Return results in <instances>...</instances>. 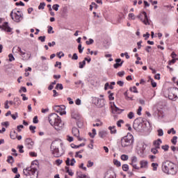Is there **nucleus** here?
Returning <instances> with one entry per match:
<instances>
[{"label": "nucleus", "instance_id": "obj_1", "mask_svg": "<svg viewBox=\"0 0 178 178\" xmlns=\"http://www.w3.org/2000/svg\"><path fill=\"white\" fill-rule=\"evenodd\" d=\"M49 122L51 126H54L55 130L59 131L63 127V122L58 114L53 113L49 116Z\"/></svg>", "mask_w": 178, "mask_h": 178}, {"label": "nucleus", "instance_id": "obj_2", "mask_svg": "<svg viewBox=\"0 0 178 178\" xmlns=\"http://www.w3.org/2000/svg\"><path fill=\"white\" fill-rule=\"evenodd\" d=\"M161 169L163 173H166V175H176V170H175V163L169 161L162 163Z\"/></svg>", "mask_w": 178, "mask_h": 178}, {"label": "nucleus", "instance_id": "obj_3", "mask_svg": "<svg viewBox=\"0 0 178 178\" xmlns=\"http://www.w3.org/2000/svg\"><path fill=\"white\" fill-rule=\"evenodd\" d=\"M62 145H63V143H59L56 141H54L51 143L50 149L51 151L52 155H54L55 158H59L61 155H63V153H60L59 151V147H62Z\"/></svg>", "mask_w": 178, "mask_h": 178}, {"label": "nucleus", "instance_id": "obj_4", "mask_svg": "<svg viewBox=\"0 0 178 178\" xmlns=\"http://www.w3.org/2000/svg\"><path fill=\"white\" fill-rule=\"evenodd\" d=\"M133 143H134V137L131 134H128L121 138V146L123 148L133 145Z\"/></svg>", "mask_w": 178, "mask_h": 178}, {"label": "nucleus", "instance_id": "obj_5", "mask_svg": "<svg viewBox=\"0 0 178 178\" xmlns=\"http://www.w3.org/2000/svg\"><path fill=\"white\" fill-rule=\"evenodd\" d=\"M25 176H31V178H38V172H37V168L29 167L23 171Z\"/></svg>", "mask_w": 178, "mask_h": 178}, {"label": "nucleus", "instance_id": "obj_6", "mask_svg": "<svg viewBox=\"0 0 178 178\" xmlns=\"http://www.w3.org/2000/svg\"><path fill=\"white\" fill-rule=\"evenodd\" d=\"M10 16L15 23H20L24 19L23 13L17 14V13H13V10L10 12Z\"/></svg>", "mask_w": 178, "mask_h": 178}, {"label": "nucleus", "instance_id": "obj_7", "mask_svg": "<svg viewBox=\"0 0 178 178\" xmlns=\"http://www.w3.org/2000/svg\"><path fill=\"white\" fill-rule=\"evenodd\" d=\"M133 128L136 131H140L143 129V120L141 118H137L134 121Z\"/></svg>", "mask_w": 178, "mask_h": 178}, {"label": "nucleus", "instance_id": "obj_8", "mask_svg": "<svg viewBox=\"0 0 178 178\" xmlns=\"http://www.w3.org/2000/svg\"><path fill=\"white\" fill-rule=\"evenodd\" d=\"M92 102L97 106V108H103V106H105V99H104L93 97Z\"/></svg>", "mask_w": 178, "mask_h": 178}, {"label": "nucleus", "instance_id": "obj_9", "mask_svg": "<svg viewBox=\"0 0 178 178\" xmlns=\"http://www.w3.org/2000/svg\"><path fill=\"white\" fill-rule=\"evenodd\" d=\"M139 148L140 149L138 150V154L139 156H140V158H145V149L147 148V145L142 143Z\"/></svg>", "mask_w": 178, "mask_h": 178}, {"label": "nucleus", "instance_id": "obj_10", "mask_svg": "<svg viewBox=\"0 0 178 178\" xmlns=\"http://www.w3.org/2000/svg\"><path fill=\"white\" fill-rule=\"evenodd\" d=\"M138 18L140 19L141 22L144 23L147 26V24H149V20L148 19V15H147V13L143 11L142 15L138 16Z\"/></svg>", "mask_w": 178, "mask_h": 178}, {"label": "nucleus", "instance_id": "obj_11", "mask_svg": "<svg viewBox=\"0 0 178 178\" xmlns=\"http://www.w3.org/2000/svg\"><path fill=\"white\" fill-rule=\"evenodd\" d=\"M65 106L64 105L61 106H55L54 109L55 112H57L58 113H60V115H66V111H65Z\"/></svg>", "mask_w": 178, "mask_h": 178}, {"label": "nucleus", "instance_id": "obj_12", "mask_svg": "<svg viewBox=\"0 0 178 178\" xmlns=\"http://www.w3.org/2000/svg\"><path fill=\"white\" fill-rule=\"evenodd\" d=\"M25 145L28 149H33V146L34 145V142L33 139L28 138L25 140Z\"/></svg>", "mask_w": 178, "mask_h": 178}, {"label": "nucleus", "instance_id": "obj_13", "mask_svg": "<svg viewBox=\"0 0 178 178\" xmlns=\"http://www.w3.org/2000/svg\"><path fill=\"white\" fill-rule=\"evenodd\" d=\"M0 29H1V30H3L4 31H7V33H10V31H12V29L10 28L8 22H4L3 26H0Z\"/></svg>", "mask_w": 178, "mask_h": 178}, {"label": "nucleus", "instance_id": "obj_14", "mask_svg": "<svg viewBox=\"0 0 178 178\" xmlns=\"http://www.w3.org/2000/svg\"><path fill=\"white\" fill-rule=\"evenodd\" d=\"M104 178H116V174L113 171H108L106 172Z\"/></svg>", "mask_w": 178, "mask_h": 178}, {"label": "nucleus", "instance_id": "obj_15", "mask_svg": "<svg viewBox=\"0 0 178 178\" xmlns=\"http://www.w3.org/2000/svg\"><path fill=\"white\" fill-rule=\"evenodd\" d=\"M161 143H162V140H161L159 138L157 140H154L153 143V144L154 145V148H156L157 149H160Z\"/></svg>", "mask_w": 178, "mask_h": 178}, {"label": "nucleus", "instance_id": "obj_16", "mask_svg": "<svg viewBox=\"0 0 178 178\" xmlns=\"http://www.w3.org/2000/svg\"><path fill=\"white\" fill-rule=\"evenodd\" d=\"M112 111H113V113L114 114L117 113V115H120V113H122V112H123V111L124 110L120 109L119 108V107L115 106V108H113Z\"/></svg>", "mask_w": 178, "mask_h": 178}, {"label": "nucleus", "instance_id": "obj_17", "mask_svg": "<svg viewBox=\"0 0 178 178\" xmlns=\"http://www.w3.org/2000/svg\"><path fill=\"white\" fill-rule=\"evenodd\" d=\"M72 134L75 136V137H79L80 136V131L76 128V127H73L72 129Z\"/></svg>", "mask_w": 178, "mask_h": 178}, {"label": "nucleus", "instance_id": "obj_18", "mask_svg": "<svg viewBox=\"0 0 178 178\" xmlns=\"http://www.w3.org/2000/svg\"><path fill=\"white\" fill-rule=\"evenodd\" d=\"M99 137H100V138H105V137H106V136H108V131H99Z\"/></svg>", "mask_w": 178, "mask_h": 178}, {"label": "nucleus", "instance_id": "obj_19", "mask_svg": "<svg viewBox=\"0 0 178 178\" xmlns=\"http://www.w3.org/2000/svg\"><path fill=\"white\" fill-rule=\"evenodd\" d=\"M140 169L147 168V166H148V161L145 160L140 161Z\"/></svg>", "mask_w": 178, "mask_h": 178}, {"label": "nucleus", "instance_id": "obj_20", "mask_svg": "<svg viewBox=\"0 0 178 178\" xmlns=\"http://www.w3.org/2000/svg\"><path fill=\"white\" fill-rule=\"evenodd\" d=\"M177 95L173 93H170L168 95V99H170L171 101H177Z\"/></svg>", "mask_w": 178, "mask_h": 178}, {"label": "nucleus", "instance_id": "obj_21", "mask_svg": "<svg viewBox=\"0 0 178 178\" xmlns=\"http://www.w3.org/2000/svg\"><path fill=\"white\" fill-rule=\"evenodd\" d=\"M115 62H116V63L113 65L114 69H118V67H120L121 66H120V64H119V63H120V62H122V59L117 58L115 60Z\"/></svg>", "mask_w": 178, "mask_h": 178}, {"label": "nucleus", "instance_id": "obj_22", "mask_svg": "<svg viewBox=\"0 0 178 178\" xmlns=\"http://www.w3.org/2000/svg\"><path fill=\"white\" fill-rule=\"evenodd\" d=\"M10 137L12 138V140H16V137H17V133L16 131L10 132Z\"/></svg>", "mask_w": 178, "mask_h": 178}, {"label": "nucleus", "instance_id": "obj_23", "mask_svg": "<svg viewBox=\"0 0 178 178\" xmlns=\"http://www.w3.org/2000/svg\"><path fill=\"white\" fill-rule=\"evenodd\" d=\"M22 104V100L19 97H15L14 98V105H17V106H20Z\"/></svg>", "mask_w": 178, "mask_h": 178}, {"label": "nucleus", "instance_id": "obj_24", "mask_svg": "<svg viewBox=\"0 0 178 178\" xmlns=\"http://www.w3.org/2000/svg\"><path fill=\"white\" fill-rule=\"evenodd\" d=\"M108 129L111 131V134H116V127L115 126H113V127H109Z\"/></svg>", "mask_w": 178, "mask_h": 178}, {"label": "nucleus", "instance_id": "obj_25", "mask_svg": "<svg viewBox=\"0 0 178 178\" xmlns=\"http://www.w3.org/2000/svg\"><path fill=\"white\" fill-rule=\"evenodd\" d=\"M72 119H74L75 120H76V122L81 120L80 115L76 113L72 114Z\"/></svg>", "mask_w": 178, "mask_h": 178}, {"label": "nucleus", "instance_id": "obj_26", "mask_svg": "<svg viewBox=\"0 0 178 178\" xmlns=\"http://www.w3.org/2000/svg\"><path fill=\"white\" fill-rule=\"evenodd\" d=\"M131 162L129 163V165H131V164H133V163H137L138 159H137V156H133L131 158Z\"/></svg>", "mask_w": 178, "mask_h": 178}, {"label": "nucleus", "instance_id": "obj_27", "mask_svg": "<svg viewBox=\"0 0 178 178\" xmlns=\"http://www.w3.org/2000/svg\"><path fill=\"white\" fill-rule=\"evenodd\" d=\"M92 133L89 132V136L91 137V138H94V137H95V136H97V130H95V129H92Z\"/></svg>", "mask_w": 178, "mask_h": 178}, {"label": "nucleus", "instance_id": "obj_28", "mask_svg": "<svg viewBox=\"0 0 178 178\" xmlns=\"http://www.w3.org/2000/svg\"><path fill=\"white\" fill-rule=\"evenodd\" d=\"M7 162L8 163H13V162H15V159H13V156H8Z\"/></svg>", "mask_w": 178, "mask_h": 178}, {"label": "nucleus", "instance_id": "obj_29", "mask_svg": "<svg viewBox=\"0 0 178 178\" xmlns=\"http://www.w3.org/2000/svg\"><path fill=\"white\" fill-rule=\"evenodd\" d=\"M158 166H159V165L156 163H152V168H153V170L154 172H156V170H158Z\"/></svg>", "mask_w": 178, "mask_h": 178}, {"label": "nucleus", "instance_id": "obj_30", "mask_svg": "<svg viewBox=\"0 0 178 178\" xmlns=\"http://www.w3.org/2000/svg\"><path fill=\"white\" fill-rule=\"evenodd\" d=\"M171 143L174 145H176V144H177V136H173L172 138L171 139Z\"/></svg>", "mask_w": 178, "mask_h": 178}, {"label": "nucleus", "instance_id": "obj_31", "mask_svg": "<svg viewBox=\"0 0 178 178\" xmlns=\"http://www.w3.org/2000/svg\"><path fill=\"white\" fill-rule=\"evenodd\" d=\"M129 90L131 92H134L136 94H138V90H137V87L136 86H133L132 88H129Z\"/></svg>", "mask_w": 178, "mask_h": 178}, {"label": "nucleus", "instance_id": "obj_32", "mask_svg": "<svg viewBox=\"0 0 178 178\" xmlns=\"http://www.w3.org/2000/svg\"><path fill=\"white\" fill-rule=\"evenodd\" d=\"M76 125L78 126V127L79 129H81V127H83V122L81 121V120H79L78 121H76Z\"/></svg>", "mask_w": 178, "mask_h": 178}, {"label": "nucleus", "instance_id": "obj_33", "mask_svg": "<svg viewBox=\"0 0 178 178\" xmlns=\"http://www.w3.org/2000/svg\"><path fill=\"white\" fill-rule=\"evenodd\" d=\"M37 129V127L35 126H33V125H31L29 127V130L31 131V133L33 134H34V133H35V129Z\"/></svg>", "mask_w": 178, "mask_h": 178}, {"label": "nucleus", "instance_id": "obj_34", "mask_svg": "<svg viewBox=\"0 0 178 178\" xmlns=\"http://www.w3.org/2000/svg\"><path fill=\"white\" fill-rule=\"evenodd\" d=\"M17 148L19 149V152H20V154H23L24 152V150L23 149L24 147L22 145H18Z\"/></svg>", "mask_w": 178, "mask_h": 178}, {"label": "nucleus", "instance_id": "obj_35", "mask_svg": "<svg viewBox=\"0 0 178 178\" xmlns=\"http://www.w3.org/2000/svg\"><path fill=\"white\" fill-rule=\"evenodd\" d=\"M122 170H124V172H127V170H129V165L123 164L122 166Z\"/></svg>", "mask_w": 178, "mask_h": 178}, {"label": "nucleus", "instance_id": "obj_36", "mask_svg": "<svg viewBox=\"0 0 178 178\" xmlns=\"http://www.w3.org/2000/svg\"><path fill=\"white\" fill-rule=\"evenodd\" d=\"M56 90H63V85H62V83H57L56 86Z\"/></svg>", "mask_w": 178, "mask_h": 178}, {"label": "nucleus", "instance_id": "obj_37", "mask_svg": "<svg viewBox=\"0 0 178 178\" xmlns=\"http://www.w3.org/2000/svg\"><path fill=\"white\" fill-rule=\"evenodd\" d=\"M124 124V121L123 120H120L117 122L118 127H122V124Z\"/></svg>", "mask_w": 178, "mask_h": 178}, {"label": "nucleus", "instance_id": "obj_38", "mask_svg": "<svg viewBox=\"0 0 178 178\" xmlns=\"http://www.w3.org/2000/svg\"><path fill=\"white\" fill-rule=\"evenodd\" d=\"M79 69H83V67L86 66V60H83L82 62H79Z\"/></svg>", "mask_w": 178, "mask_h": 178}, {"label": "nucleus", "instance_id": "obj_39", "mask_svg": "<svg viewBox=\"0 0 178 178\" xmlns=\"http://www.w3.org/2000/svg\"><path fill=\"white\" fill-rule=\"evenodd\" d=\"M149 80L151 81L152 87H153V88H155V87H156V82L154 81V79L151 77H149Z\"/></svg>", "mask_w": 178, "mask_h": 178}, {"label": "nucleus", "instance_id": "obj_40", "mask_svg": "<svg viewBox=\"0 0 178 178\" xmlns=\"http://www.w3.org/2000/svg\"><path fill=\"white\" fill-rule=\"evenodd\" d=\"M121 159L122 161H128L129 160V156L126 154H122L121 155Z\"/></svg>", "mask_w": 178, "mask_h": 178}, {"label": "nucleus", "instance_id": "obj_41", "mask_svg": "<svg viewBox=\"0 0 178 178\" xmlns=\"http://www.w3.org/2000/svg\"><path fill=\"white\" fill-rule=\"evenodd\" d=\"M151 152H152V154H154V155H156V154H158L159 152V151H158V149L153 147L151 149Z\"/></svg>", "mask_w": 178, "mask_h": 178}, {"label": "nucleus", "instance_id": "obj_42", "mask_svg": "<svg viewBox=\"0 0 178 178\" xmlns=\"http://www.w3.org/2000/svg\"><path fill=\"white\" fill-rule=\"evenodd\" d=\"M52 30H54V28H52V26H49L48 30H47L48 33L51 34H51H54V33H55V31H54Z\"/></svg>", "mask_w": 178, "mask_h": 178}, {"label": "nucleus", "instance_id": "obj_43", "mask_svg": "<svg viewBox=\"0 0 178 178\" xmlns=\"http://www.w3.org/2000/svg\"><path fill=\"white\" fill-rule=\"evenodd\" d=\"M19 92L22 94V92H27V89L24 86H22L20 90H19Z\"/></svg>", "mask_w": 178, "mask_h": 178}, {"label": "nucleus", "instance_id": "obj_44", "mask_svg": "<svg viewBox=\"0 0 178 178\" xmlns=\"http://www.w3.org/2000/svg\"><path fill=\"white\" fill-rule=\"evenodd\" d=\"M52 8L54 10H56V12H58V10H59V4H54Z\"/></svg>", "mask_w": 178, "mask_h": 178}, {"label": "nucleus", "instance_id": "obj_45", "mask_svg": "<svg viewBox=\"0 0 178 178\" xmlns=\"http://www.w3.org/2000/svg\"><path fill=\"white\" fill-rule=\"evenodd\" d=\"M114 165H115V166H118V168L122 166V163L118 160H114Z\"/></svg>", "mask_w": 178, "mask_h": 178}, {"label": "nucleus", "instance_id": "obj_46", "mask_svg": "<svg viewBox=\"0 0 178 178\" xmlns=\"http://www.w3.org/2000/svg\"><path fill=\"white\" fill-rule=\"evenodd\" d=\"M78 49H79V54H83V51H84V47L81 48V44H79L78 45Z\"/></svg>", "mask_w": 178, "mask_h": 178}, {"label": "nucleus", "instance_id": "obj_47", "mask_svg": "<svg viewBox=\"0 0 178 178\" xmlns=\"http://www.w3.org/2000/svg\"><path fill=\"white\" fill-rule=\"evenodd\" d=\"M45 3L44 2H42L40 3L39 6H38V9H44L45 8Z\"/></svg>", "mask_w": 178, "mask_h": 178}, {"label": "nucleus", "instance_id": "obj_48", "mask_svg": "<svg viewBox=\"0 0 178 178\" xmlns=\"http://www.w3.org/2000/svg\"><path fill=\"white\" fill-rule=\"evenodd\" d=\"M94 166V162L91 161H88L87 168H92Z\"/></svg>", "mask_w": 178, "mask_h": 178}, {"label": "nucleus", "instance_id": "obj_49", "mask_svg": "<svg viewBox=\"0 0 178 178\" xmlns=\"http://www.w3.org/2000/svg\"><path fill=\"white\" fill-rule=\"evenodd\" d=\"M130 165H131V166L133 167V169H136V170H140V167L137 166V164L133 163V164H130Z\"/></svg>", "mask_w": 178, "mask_h": 178}, {"label": "nucleus", "instance_id": "obj_50", "mask_svg": "<svg viewBox=\"0 0 178 178\" xmlns=\"http://www.w3.org/2000/svg\"><path fill=\"white\" fill-rule=\"evenodd\" d=\"M56 163L57 166H59L60 165H62V163H63V160L57 159L56 160Z\"/></svg>", "mask_w": 178, "mask_h": 178}, {"label": "nucleus", "instance_id": "obj_51", "mask_svg": "<svg viewBox=\"0 0 178 178\" xmlns=\"http://www.w3.org/2000/svg\"><path fill=\"white\" fill-rule=\"evenodd\" d=\"M129 119H133V118H134V113L133 112H129L128 115H127Z\"/></svg>", "mask_w": 178, "mask_h": 178}, {"label": "nucleus", "instance_id": "obj_52", "mask_svg": "<svg viewBox=\"0 0 178 178\" xmlns=\"http://www.w3.org/2000/svg\"><path fill=\"white\" fill-rule=\"evenodd\" d=\"M8 58H9V62H12L13 60H15V56H13V54H10L8 55Z\"/></svg>", "mask_w": 178, "mask_h": 178}, {"label": "nucleus", "instance_id": "obj_53", "mask_svg": "<svg viewBox=\"0 0 178 178\" xmlns=\"http://www.w3.org/2000/svg\"><path fill=\"white\" fill-rule=\"evenodd\" d=\"M11 118L13 119V120H16V119L19 118L17 113H15V114H11Z\"/></svg>", "mask_w": 178, "mask_h": 178}, {"label": "nucleus", "instance_id": "obj_54", "mask_svg": "<svg viewBox=\"0 0 178 178\" xmlns=\"http://www.w3.org/2000/svg\"><path fill=\"white\" fill-rule=\"evenodd\" d=\"M161 148L163 151H169V146L168 145H162Z\"/></svg>", "mask_w": 178, "mask_h": 178}, {"label": "nucleus", "instance_id": "obj_55", "mask_svg": "<svg viewBox=\"0 0 178 178\" xmlns=\"http://www.w3.org/2000/svg\"><path fill=\"white\" fill-rule=\"evenodd\" d=\"M171 133H172V134H176V131H175L174 128H171L168 131V134H170Z\"/></svg>", "mask_w": 178, "mask_h": 178}, {"label": "nucleus", "instance_id": "obj_56", "mask_svg": "<svg viewBox=\"0 0 178 178\" xmlns=\"http://www.w3.org/2000/svg\"><path fill=\"white\" fill-rule=\"evenodd\" d=\"M157 131L159 137H162V136H163V130L160 129Z\"/></svg>", "mask_w": 178, "mask_h": 178}, {"label": "nucleus", "instance_id": "obj_57", "mask_svg": "<svg viewBox=\"0 0 178 178\" xmlns=\"http://www.w3.org/2000/svg\"><path fill=\"white\" fill-rule=\"evenodd\" d=\"M86 42L87 45H91L92 44H94V40L89 39V40H87Z\"/></svg>", "mask_w": 178, "mask_h": 178}, {"label": "nucleus", "instance_id": "obj_58", "mask_svg": "<svg viewBox=\"0 0 178 178\" xmlns=\"http://www.w3.org/2000/svg\"><path fill=\"white\" fill-rule=\"evenodd\" d=\"M72 60H77L79 59V56H77V54H74L72 57Z\"/></svg>", "mask_w": 178, "mask_h": 178}, {"label": "nucleus", "instance_id": "obj_59", "mask_svg": "<svg viewBox=\"0 0 178 178\" xmlns=\"http://www.w3.org/2000/svg\"><path fill=\"white\" fill-rule=\"evenodd\" d=\"M57 56L60 59V58L65 56V54H63L62 51H60L56 54Z\"/></svg>", "mask_w": 178, "mask_h": 178}, {"label": "nucleus", "instance_id": "obj_60", "mask_svg": "<svg viewBox=\"0 0 178 178\" xmlns=\"http://www.w3.org/2000/svg\"><path fill=\"white\" fill-rule=\"evenodd\" d=\"M141 111H143V107L139 106L137 111V115H138V116H141Z\"/></svg>", "mask_w": 178, "mask_h": 178}, {"label": "nucleus", "instance_id": "obj_61", "mask_svg": "<svg viewBox=\"0 0 178 178\" xmlns=\"http://www.w3.org/2000/svg\"><path fill=\"white\" fill-rule=\"evenodd\" d=\"M45 36H40L38 38L39 41H41V42H45Z\"/></svg>", "mask_w": 178, "mask_h": 178}, {"label": "nucleus", "instance_id": "obj_62", "mask_svg": "<svg viewBox=\"0 0 178 178\" xmlns=\"http://www.w3.org/2000/svg\"><path fill=\"white\" fill-rule=\"evenodd\" d=\"M16 6H24V3L23 1H19L15 3Z\"/></svg>", "mask_w": 178, "mask_h": 178}, {"label": "nucleus", "instance_id": "obj_63", "mask_svg": "<svg viewBox=\"0 0 178 178\" xmlns=\"http://www.w3.org/2000/svg\"><path fill=\"white\" fill-rule=\"evenodd\" d=\"M124 74H125L124 71L118 72V76H119V77H123Z\"/></svg>", "mask_w": 178, "mask_h": 178}, {"label": "nucleus", "instance_id": "obj_64", "mask_svg": "<svg viewBox=\"0 0 178 178\" xmlns=\"http://www.w3.org/2000/svg\"><path fill=\"white\" fill-rule=\"evenodd\" d=\"M33 123H35V124H37V123H38V116H35L33 118Z\"/></svg>", "mask_w": 178, "mask_h": 178}]
</instances>
